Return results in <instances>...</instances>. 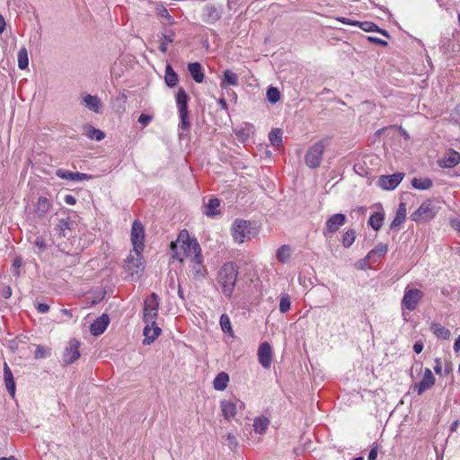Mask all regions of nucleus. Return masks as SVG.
Returning <instances> with one entry per match:
<instances>
[{"mask_svg":"<svg viewBox=\"0 0 460 460\" xmlns=\"http://www.w3.org/2000/svg\"><path fill=\"white\" fill-rule=\"evenodd\" d=\"M172 257L182 262L189 259L190 262H203L201 248L195 238H191L189 232L181 230L175 242L171 243Z\"/></svg>","mask_w":460,"mask_h":460,"instance_id":"nucleus-1","label":"nucleus"},{"mask_svg":"<svg viewBox=\"0 0 460 460\" xmlns=\"http://www.w3.org/2000/svg\"><path fill=\"white\" fill-rule=\"evenodd\" d=\"M238 270L233 262L225 263L218 271V283L225 296L230 297L234 292Z\"/></svg>","mask_w":460,"mask_h":460,"instance_id":"nucleus-2","label":"nucleus"},{"mask_svg":"<svg viewBox=\"0 0 460 460\" xmlns=\"http://www.w3.org/2000/svg\"><path fill=\"white\" fill-rule=\"evenodd\" d=\"M250 221L236 219L231 228L232 236L236 243H243L255 236L256 231L252 228Z\"/></svg>","mask_w":460,"mask_h":460,"instance_id":"nucleus-3","label":"nucleus"},{"mask_svg":"<svg viewBox=\"0 0 460 460\" xmlns=\"http://www.w3.org/2000/svg\"><path fill=\"white\" fill-rule=\"evenodd\" d=\"M329 145L328 139H322L314 144L305 153V164L312 169L320 166L325 148Z\"/></svg>","mask_w":460,"mask_h":460,"instance_id":"nucleus-4","label":"nucleus"},{"mask_svg":"<svg viewBox=\"0 0 460 460\" xmlns=\"http://www.w3.org/2000/svg\"><path fill=\"white\" fill-rule=\"evenodd\" d=\"M160 299L155 293L149 295L144 301L143 320L146 323H154L158 316Z\"/></svg>","mask_w":460,"mask_h":460,"instance_id":"nucleus-5","label":"nucleus"},{"mask_svg":"<svg viewBox=\"0 0 460 460\" xmlns=\"http://www.w3.org/2000/svg\"><path fill=\"white\" fill-rule=\"evenodd\" d=\"M438 208L431 200L424 201L419 208L411 214V219L416 223L428 222L435 217Z\"/></svg>","mask_w":460,"mask_h":460,"instance_id":"nucleus-6","label":"nucleus"},{"mask_svg":"<svg viewBox=\"0 0 460 460\" xmlns=\"http://www.w3.org/2000/svg\"><path fill=\"white\" fill-rule=\"evenodd\" d=\"M423 296L424 293L420 289L407 286L401 303L402 309L414 311Z\"/></svg>","mask_w":460,"mask_h":460,"instance_id":"nucleus-7","label":"nucleus"},{"mask_svg":"<svg viewBox=\"0 0 460 460\" xmlns=\"http://www.w3.org/2000/svg\"><path fill=\"white\" fill-rule=\"evenodd\" d=\"M130 240L133 245L132 251H143L145 244V228L142 223L136 219L131 226Z\"/></svg>","mask_w":460,"mask_h":460,"instance_id":"nucleus-8","label":"nucleus"},{"mask_svg":"<svg viewBox=\"0 0 460 460\" xmlns=\"http://www.w3.org/2000/svg\"><path fill=\"white\" fill-rule=\"evenodd\" d=\"M143 251H131L128 256L126 259V262L128 264V270L130 271V275L134 276L135 274H138L140 271L144 270V258L142 255Z\"/></svg>","mask_w":460,"mask_h":460,"instance_id":"nucleus-9","label":"nucleus"},{"mask_svg":"<svg viewBox=\"0 0 460 460\" xmlns=\"http://www.w3.org/2000/svg\"><path fill=\"white\" fill-rule=\"evenodd\" d=\"M404 174L401 172L391 175H382L378 180V186L385 190H394L402 181Z\"/></svg>","mask_w":460,"mask_h":460,"instance_id":"nucleus-10","label":"nucleus"},{"mask_svg":"<svg viewBox=\"0 0 460 460\" xmlns=\"http://www.w3.org/2000/svg\"><path fill=\"white\" fill-rule=\"evenodd\" d=\"M80 343L77 340L73 339L69 341L68 346L65 349L63 360L66 364H72L80 357Z\"/></svg>","mask_w":460,"mask_h":460,"instance_id":"nucleus-11","label":"nucleus"},{"mask_svg":"<svg viewBox=\"0 0 460 460\" xmlns=\"http://www.w3.org/2000/svg\"><path fill=\"white\" fill-rule=\"evenodd\" d=\"M346 217L344 214L337 213L330 217L325 223V229L323 234H333L339 230V228L345 224Z\"/></svg>","mask_w":460,"mask_h":460,"instance_id":"nucleus-12","label":"nucleus"},{"mask_svg":"<svg viewBox=\"0 0 460 460\" xmlns=\"http://www.w3.org/2000/svg\"><path fill=\"white\" fill-rule=\"evenodd\" d=\"M435 385V377L429 368H425L424 375L420 382L412 385L418 394H422L426 390L430 389Z\"/></svg>","mask_w":460,"mask_h":460,"instance_id":"nucleus-13","label":"nucleus"},{"mask_svg":"<svg viewBox=\"0 0 460 460\" xmlns=\"http://www.w3.org/2000/svg\"><path fill=\"white\" fill-rule=\"evenodd\" d=\"M258 360L264 368H269L272 360V349L269 342H262L258 349Z\"/></svg>","mask_w":460,"mask_h":460,"instance_id":"nucleus-14","label":"nucleus"},{"mask_svg":"<svg viewBox=\"0 0 460 460\" xmlns=\"http://www.w3.org/2000/svg\"><path fill=\"white\" fill-rule=\"evenodd\" d=\"M56 175L60 179L69 180L72 181H83L92 179V175L90 174L79 172H73L61 168L56 171Z\"/></svg>","mask_w":460,"mask_h":460,"instance_id":"nucleus-15","label":"nucleus"},{"mask_svg":"<svg viewBox=\"0 0 460 460\" xmlns=\"http://www.w3.org/2000/svg\"><path fill=\"white\" fill-rule=\"evenodd\" d=\"M221 18V10L214 4H208L203 9L202 21L206 23H214Z\"/></svg>","mask_w":460,"mask_h":460,"instance_id":"nucleus-16","label":"nucleus"},{"mask_svg":"<svg viewBox=\"0 0 460 460\" xmlns=\"http://www.w3.org/2000/svg\"><path fill=\"white\" fill-rule=\"evenodd\" d=\"M146 324V325L143 331V334L145 337L143 344L150 345L160 335L161 329L156 325L155 321H154V323Z\"/></svg>","mask_w":460,"mask_h":460,"instance_id":"nucleus-17","label":"nucleus"},{"mask_svg":"<svg viewBox=\"0 0 460 460\" xmlns=\"http://www.w3.org/2000/svg\"><path fill=\"white\" fill-rule=\"evenodd\" d=\"M110 323L109 316L105 314L97 318L90 326V332L93 336L102 334Z\"/></svg>","mask_w":460,"mask_h":460,"instance_id":"nucleus-18","label":"nucleus"},{"mask_svg":"<svg viewBox=\"0 0 460 460\" xmlns=\"http://www.w3.org/2000/svg\"><path fill=\"white\" fill-rule=\"evenodd\" d=\"M83 104L90 111L95 113H101L102 110V104L100 98L96 95L84 94L82 96Z\"/></svg>","mask_w":460,"mask_h":460,"instance_id":"nucleus-19","label":"nucleus"},{"mask_svg":"<svg viewBox=\"0 0 460 460\" xmlns=\"http://www.w3.org/2000/svg\"><path fill=\"white\" fill-rule=\"evenodd\" d=\"M52 202L46 197H40L35 204L34 213L38 218H43L50 210Z\"/></svg>","mask_w":460,"mask_h":460,"instance_id":"nucleus-20","label":"nucleus"},{"mask_svg":"<svg viewBox=\"0 0 460 460\" xmlns=\"http://www.w3.org/2000/svg\"><path fill=\"white\" fill-rule=\"evenodd\" d=\"M73 226L74 223L69 219V217L61 218L58 220L54 231L58 237H66L68 233L72 230Z\"/></svg>","mask_w":460,"mask_h":460,"instance_id":"nucleus-21","label":"nucleus"},{"mask_svg":"<svg viewBox=\"0 0 460 460\" xmlns=\"http://www.w3.org/2000/svg\"><path fill=\"white\" fill-rule=\"evenodd\" d=\"M234 134L239 141L244 143L254 134V126L250 123H245L240 128H235Z\"/></svg>","mask_w":460,"mask_h":460,"instance_id":"nucleus-22","label":"nucleus"},{"mask_svg":"<svg viewBox=\"0 0 460 460\" xmlns=\"http://www.w3.org/2000/svg\"><path fill=\"white\" fill-rule=\"evenodd\" d=\"M4 380L7 392L13 397L15 394V382L12 370L5 362L4 363Z\"/></svg>","mask_w":460,"mask_h":460,"instance_id":"nucleus-23","label":"nucleus"},{"mask_svg":"<svg viewBox=\"0 0 460 460\" xmlns=\"http://www.w3.org/2000/svg\"><path fill=\"white\" fill-rule=\"evenodd\" d=\"M180 123L178 125L179 138L183 139L188 137L190 128V121L189 118V111L179 113Z\"/></svg>","mask_w":460,"mask_h":460,"instance_id":"nucleus-24","label":"nucleus"},{"mask_svg":"<svg viewBox=\"0 0 460 460\" xmlns=\"http://www.w3.org/2000/svg\"><path fill=\"white\" fill-rule=\"evenodd\" d=\"M460 162V155L458 152L449 149L440 162V165L445 168H452Z\"/></svg>","mask_w":460,"mask_h":460,"instance_id":"nucleus-25","label":"nucleus"},{"mask_svg":"<svg viewBox=\"0 0 460 460\" xmlns=\"http://www.w3.org/2000/svg\"><path fill=\"white\" fill-rule=\"evenodd\" d=\"M406 214H407L406 205L402 202L399 204L397 211H396V215H395L394 220L390 224V229L394 230V229L399 228L402 226V224L405 221Z\"/></svg>","mask_w":460,"mask_h":460,"instance_id":"nucleus-26","label":"nucleus"},{"mask_svg":"<svg viewBox=\"0 0 460 460\" xmlns=\"http://www.w3.org/2000/svg\"><path fill=\"white\" fill-rule=\"evenodd\" d=\"M175 100H176V105H177L179 113L189 111H188V102H189L190 97L184 89L180 88L177 91Z\"/></svg>","mask_w":460,"mask_h":460,"instance_id":"nucleus-27","label":"nucleus"},{"mask_svg":"<svg viewBox=\"0 0 460 460\" xmlns=\"http://www.w3.org/2000/svg\"><path fill=\"white\" fill-rule=\"evenodd\" d=\"M385 220V212L380 207V210L374 212L371 214L368 219V225L375 230L378 231L384 223Z\"/></svg>","mask_w":460,"mask_h":460,"instance_id":"nucleus-28","label":"nucleus"},{"mask_svg":"<svg viewBox=\"0 0 460 460\" xmlns=\"http://www.w3.org/2000/svg\"><path fill=\"white\" fill-rule=\"evenodd\" d=\"M222 413L225 419L230 420L236 414V404L230 400H223L220 402Z\"/></svg>","mask_w":460,"mask_h":460,"instance_id":"nucleus-29","label":"nucleus"},{"mask_svg":"<svg viewBox=\"0 0 460 460\" xmlns=\"http://www.w3.org/2000/svg\"><path fill=\"white\" fill-rule=\"evenodd\" d=\"M188 70L197 83H202L204 80V73L202 71L201 65L199 62L190 63L188 65Z\"/></svg>","mask_w":460,"mask_h":460,"instance_id":"nucleus-30","label":"nucleus"},{"mask_svg":"<svg viewBox=\"0 0 460 460\" xmlns=\"http://www.w3.org/2000/svg\"><path fill=\"white\" fill-rule=\"evenodd\" d=\"M229 376L226 372H220L213 381V387L217 391H224L228 385Z\"/></svg>","mask_w":460,"mask_h":460,"instance_id":"nucleus-31","label":"nucleus"},{"mask_svg":"<svg viewBox=\"0 0 460 460\" xmlns=\"http://www.w3.org/2000/svg\"><path fill=\"white\" fill-rule=\"evenodd\" d=\"M220 206V200L218 199H210L205 205L204 214L207 217H213L219 214L218 208Z\"/></svg>","mask_w":460,"mask_h":460,"instance_id":"nucleus-32","label":"nucleus"},{"mask_svg":"<svg viewBox=\"0 0 460 460\" xmlns=\"http://www.w3.org/2000/svg\"><path fill=\"white\" fill-rule=\"evenodd\" d=\"M164 81L168 87L172 88L177 85L179 79L178 75L174 72L171 65L165 67Z\"/></svg>","mask_w":460,"mask_h":460,"instance_id":"nucleus-33","label":"nucleus"},{"mask_svg":"<svg viewBox=\"0 0 460 460\" xmlns=\"http://www.w3.org/2000/svg\"><path fill=\"white\" fill-rule=\"evenodd\" d=\"M291 247L289 245H281L276 253L277 260L281 263H288L291 257Z\"/></svg>","mask_w":460,"mask_h":460,"instance_id":"nucleus-34","label":"nucleus"},{"mask_svg":"<svg viewBox=\"0 0 460 460\" xmlns=\"http://www.w3.org/2000/svg\"><path fill=\"white\" fill-rule=\"evenodd\" d=\"M270 420L264 416L256 417L253 420V429L256 433L262 434L268 429Z\"/></svg>","mask_w":460,"mask_h":460,"instance_id":"nucleus-35","label":"nucleus"},{"mask_svg":"<svg viewBox=\"0 0 460 460\" xmlns=\"http://www.w3.org/2000/svg\"><path fill=\"white\" fill-rule=\"evenodd\" d=\"M358 26L364 31H377L385 37H389L386 31L379 29L378 26L372 22H358Z\"/></svg>","mask_w":460,"mask_h":460,"instance_id":"nucleus-36","label":"nucleus"},{"mask_svg":"<svg viewBox=\"0 0 460 460\" xmlns=\"http://www.w3.org/2000/svg\"><path fill=\"white\" fill-rule=\"evenodd\" d=\"M432 332L440 339L447 340L450 338L451 332L438 323H432L430 326Z\"/></svg>","mask_w":460,"mask_h":460,"instance_id":"nucleus-37","label":"nucleus"},{"mask_svg":"<svg viewBox=\"0 0 460 460\" xmlns=\"http://www.w3.org/2000/svg\"><path fill=\"white\" fill-rule=\"evenodd\" d=\"M411 185L416 190H425L432 187V181L429 178H414Z\"/></svg>","mask_w":460,"mask_h":460,"instance_id":"nucleus-38","label":"nucleus"},{"mask_svg":"<svg viewBox=\"0 0 460 460\" xmlns=\"http://www.w3.org/2000/svg\"><path fill=\"white\" fill-rule=\"evenodd\" d=\"M388 252V245L383 243H378L374 249H372L367 255V258H381L385 256Z\"/></svg>","mask_w":460,"mask_h":460,"instance_id":"nucleus-39","label":"nucleus"},{"mask_svg":"<svg viewBox=\"0 0 460 460\" xmlns=\"http://www.w3.org/2000/svg\"><path fill=\"white\" fill-rule=\"evenodd\" d=\"M219 324L223 332L228 334L231 337L234 336V331L232 328L231 321L227 314H223L220 316Z\"/></svg>","mask_w":460,"mask_h":460,"instance_id":"nucleus-40","label":"nucleus"},{"mask_svg":"<svg viewBox=\"0 0 460 460\" xmlns=\"http://www.w3.org/2000/svg\"><path fill=\"white\" fill-rule=\"evenodd\" d=\"M18 67L24 70L29 66L28 51L25 48L20 49L17 55Z\"/></svg>","mask_w":460,"mask_h":460,"instance_id":"nucleus-41","label":"nucleus"},{"mask_svg":"<svg viewBox=\"0 0 460 460\" xmlns=\"http://www.w3.org/2000/svg\"><path fill=\"white\" fill-rule=\"evenodd\" d=\"M269 139L273 146L279 147L282 144L281 129L273 128L269 134Z\"/></svg>","mask_w":460,"mask_h":460,"instance_id":"nucleus-42","label":"nucleus"},{"mask_svg":"<svg viewBox=\"0 0 460 460\" xmlns=\"http://www.w3.org/2000/svg\"><path fill=\"white\" fill-rule=\"evenodd\" d=\"M86 136L90 139H95L97 141H101L104 138L105 134L103 131H102L98 128L89 127L86 130Z\"/></svg>","mask_w":460,"mask_h":460,"instance_id":"nucleus-43","label":"nucleus"},{"mask_svg":"<svg viewBox=\"0 0 460 460\" xmlns=\"http://www.w3.org/2000/svg\"><path fill=\"white\" fill-rule=\"evenodd\" d=\"M266 95L268 101L272 104L277 103L280 99V92L273 86L268 88Z\"/></svg>","mask_w":460,"mask_h":460,"instance_id":"nucleus-44","label":"nucleus"},{"mask_svg":"<svg viewBox=\"0 0 460 460\" xmlns=\"http://www.w3.org/2000/svg\"><path fill=\"white\" fill-rule=\"evenodd\" d=\"M223 83L235 86L238 84V77L232 70L227 69L224 72Z\"/></svg>","mask_w":460,"mask_h":460,"instance_id":"nucleus-45","label":"nucleus"},{"mask_svg":"<svg viewBox=\"0 0 460 460\" xmlns=\"http://www.w3.org/2000/svg\"><path fill=\"white\" fill-rule=\"evenodd\" d=\"M356 238V233L353 229L348 230L344 233L342 237V244L344 247L349 248L352 245Z\"/></svg>","mask_w":460,"mask_h":460,"instance_id":"nucleus-46","label":"nucleus"},{"mask_svg":"<svg viewBox=\"0 0 460 460\" xmlns=\"http://www.w3.org/2000/svg\"><path fill=\"white\" fill-rule=\"evenodd\" d=\"M192 263V270L194 277L196 279H202L206 276L207 270L205 267L202 265L203 262H191Z\"/></svg>","mask_w":460,"mask_h":460,"instance_id":"nucleus-47","label":"nucleus"},{"mask_svg":"<svg viewBox=\"0 0 460 460\" xmlns=\"http://www.w3.org/2000/svg\"><path fill=\"white\" fill-rule=\"evenodd\" d=\"M291 301L288 295L282 296L279 301V311L286 313L290 309Z\"/></svg>","mask_w":460,"mask_h":460,"instance_id":"nucleus-48","label":"nucleus"},{"mask_svg":"<svg viewBox=\"0 0 460 460\" xmlns=\"http://www.w3.org/2000/svg\"><path fill=\"white\" fill-rule=\"evenodd\" d=\"M226 446L232 449V450H234L238 447L239 446V443H238V440L236 438V437L231 433H228L226 437Z\"/></svg>","mask_w":460,"mask_h":460,"instance_id":"nucleus-49","label":"nucleus"},{"mask_svg":"<svg viewBox=\"0 0 460 460\" xmlns=\"http://www.w3.org/2000/svg\"><path fill=\"white\" fill-rule=\"evenodd\" d=\"M173 41V34L171 35H164V40L160 43L159 49L161 52L165 53L167 51V44L172 43Z\"/></svg>","mask_w":460,"mask_h":460,"instance_id":"nucleus-50","label":"nucleus"},{"mask_svg":"<svg viewBox=\"0 0 460 460\" xmlns=\"http://www.w3.org/2000/svg\"><path fill=\"white\" fill-rule=\"evenodd\" d=\"M152 120V116L142 113L138 117V122L144 127L147 126Z\"/></svg>","mask_w":460,"mask_h":460,"instance_id":"nucleus-51","label":"nucleus"},{"mask_svg":"<svg viewBox=\"0 0 460 460\" xmlns=\"http://www.w3.org/2000/svg\"><path fill=\"white\" fill-rule=\"evenodd\" d=\"M158 14L161 17H164V18L167 19L169 23H172L173 22V19L170 15V13H169V12H168V10L166 8L163 7L162 9H160L159 12H158Z\"/></svg>","mask_w":460,"mask_h":460,"instance_id":"nucleus-52","label":"nucleus"},{"mask_svg":"<svg viewBox=\"0 0 460 460\" xmlns=\"http://www.w3.org/2000/svg\"><path fill=\"white\" fill-rule=\"evenodd\" d=\"M337 20L343 24L358 26V22L345 17H338Z\"/></svg>","mask_w":460,"mask_h":460,"instance_id":"nucleus-53","label":"nucleus"},{"mask_svg":"<svg viewBox=\"0 0 460 460\" xmlns=\"http://www.w3.org/2000/svg\"><path fill=\"white\" fill-rule=\"evenodd\" d=\"M34 244L40 250H44L47 246L44 238L40 236L36 238Z\"/></svg>","mask_w":460,"mask_h":460,"instance_id":"nucleus-54","label":"nucleus"},{"mask_svg":"<svg viewBox=\"0 0 460 460\" xmlns=\"http://www.w3.org/2000/svg\"><path fill=\"white\" fill-rule=\"evenodd\" d=\"M36 308L40 314H45L49 310V306L44 303H38Z\"/></svg>","mask_w":460,"mask_h":460,"instance_id":"nucleus-55","label":"nucleus"},{"mask_svg":"<svg viewBox=\"0 0 460 460\" xmlns=\"http://www.w3.org/2000/svg\"><path fill=\"white\" fill-rule=\"evenodd\" d=\"M46 357V350L43 347L38 346L35 350V358H42Z\"/></svg>","mask_w":460,"mask_h":460,"instance_id":"nucleus-56","label":"nucleus"},{"mask_svg":"<svg viewBox=\"0 0 460 460\" xmlns=\"http://www.w3.org/2000/svg\"><path fill=\"white\" fill-rule=\"evenodd\" d=\"M434 371L436 372V374L441 375V373H442V363H441L440 358H436L435 359Z\"/></svg>","mask_w":460,"mask_h":460,"instance_id":"nucleus-57","label":"nucleus"},{"mask_svg":"<svg viewBox=\"0 0 460 460\" xmlns=\"http://www.w3.org/2000/svg\"><path fill=\"white\" fill-rule=\"evenodd\" d=\"M367 40L371 42H374L376 44H378V45H383V46H386L387 45V42L384 40H381L379 38H376V37H368Z\"/></svg>","mask_w":460,"mask_h":460,"instance_id":"nucleus-58","label":"nucleus"},{"mask_svg":"<svg viewBox=\"0 0 460 460\" xmlns=\"http://www.w3.org/2000/svg\"><path fill=\"white\" fill-rule=\"evenodd\" d=\"M450 226L456 231L460 232V219L452 218L450 219Z\"/></svg>","mask_w":460,"mask_h":460,"instance_id":"nucleus-59","label":"nucleus"},{"mask_svg":"<svg viewBox=\"0 0 460 460\" xmlns=\"http://www.w3.org/2000/svg\"><path fill=\"white\" fill-rule=\"evenodd\" d=\"M64 201L67 205H75L76 203V199L73 195L67 194L65 196Z\"/></svg>","mask_w":460,"mask_h":460,"instance_id":"nucleus-60","label":"nucleus"},{"mask_svg":"<svg viewBox=\"0 0 460 460\" xmlns=\"http://www.w3.org/2000/svg\"><path fill=\"white\" fill-rule=\"evenodd\" d=\"M423 349V343L421 341H417L413 345V350L416 354H420Z\"/></svg>","mask_w":460,"mask_h":460,"instance_id":"nucleus-61","label":"nucleus"},{"mask_svg":"<svg viewBox=\"0 0 460 460\" xmlns=\"http://www.w3.org/2000/svg\"><path fill=\"white\" fill-rule=\"evenodd\" d=\"M377 457V447H373L367 456V460H376Z\"/></svg>","mask_w":460,"mask_h":460,"instance_id":"nucleus-62","label":"nucleus"},{"mask_svg":"<svg viewBox=\"0 0 460 460\" xmlns=\"http://www.w3.org/2000/svg\"><path fill=\"white\" fill-rule=\"evenodd\" d=\"M368 260H372V258H367V256L360 260L358 263V268L360 269H364L366 267V265L367 264V261Z\"/></svg>","mask_w":460,"mask_h":460,"instance_id":"nucleus-63","label":"nucleus"},{"mask_svg":"<svg viewBox=\"0 0 460 460\" xmlns=\"http://www.w3.org/2000/svg\"><path fill=\"white\" fill-rule=\"evenodd\" d=\"M454 349L456 352H457L460 349V335L456 338L454 343Z\"/></svg>","mask_w":460,"mask_h":460,"instance_id":"nucleus-64","label":"nucleus"}]
</instances>
